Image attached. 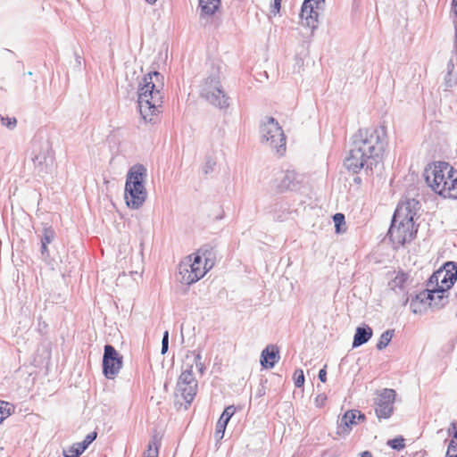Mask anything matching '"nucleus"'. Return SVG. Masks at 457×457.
Wrapping results in <instances>:
<instances>
[{"instance_id":"f257e3e1","label":"nucleus","mask_w":457,"mask_h":457,"mask_svg":"<svg viewBox=\"0 0 457 457\" xmlns=\"http://www.w3.org/2000/svg\"><path fill=\"white\" fill-rule=\"evenodd\" d=\"M383 129L376 128L360 129L353 137V147L345 165L354 173L361 170L371 171L381 161L384 151Z\"/></svg>"},{"instance_id":"f03ea898","label":"nucleus","mask_w":457,"mask_h":457,"mask_svg":"<svg viewBox=\"0 0 457 457\" xmlns=\"http://www.w3.org/2000/svg\"><path fill=\"white\" fill-rule=\"evenodd\" d=\"M418 210L419 202L414 199H408L398 204L388 231L395 247L403 246L415 237L418 228L414 223V217Z\"/></svg>"},{"instance_id":"7ed1b4c3","label":"nucleus","mask_w":457,"mask_h":457,"mask_svg":"<svg viewBox=\"0 0 457 457\" xmlns=\"http://www.w3.org/2000/svg\"><path fill=\"white\" fill-rule=\"evenodd\" d=\"M163 77L157 71L144 76L138 87V107L145 120L151 121L162 108Z\"/></svg>"},{"instance_id":"20e7f679","label":"nucleus","mask_w":457,"mask_h":457,"mask_svg":"<svg viewBox=\"0 0 457 457\" xmlns=\"http://www.w3.org/2000/svg\"><path fill=\"white\" fill-rule=\"evenodd\" d=\"M428 186L444 198L457 199V170L445 162H435L425 169Z\"/></svg>"},{"instance_id":"39448f33","label":"nucleus","mask_w":457,"mask_h":457,"mask_svg":"<svg viewBox=\"0 0 457 457\" xmlns=\"http://www.w3.org/2000/svg\"><path fill=\"white\" fill-rule=\"evenodd\" d=\"M216 255L212 249H198L179 264L180 281L186 285L201 279L215 264Z\"/></svg>"},{"instance_id":"423d86ee","label":"nucleus","mask_w":457,"mask_h":457,"mask_svg":"<svg viewBox=\"0 0 457 457\" xmlns=\"http://www.w3.org/2000/svg\"><path fill=\"white\" fill-rule=\"evenodd\" d=\"M146 170L142 165H135L130 168L125 185V200L129 207L139 208L146 198V191L144 179Z\"/></svg>"},{"instance_id":"0eeeda50","label":"nucleus","mask_w":457,"mask_h":457,"mask_svg":"<svg viewBox=\"0 0 457 457\" xmlns=\"http://www.w3.org/2000/svg\"><path fill=\"white\" fill-rule=\"evenodd\" d=\"M261 135L262 142L266 143L279 156L286 153L287 138L284 131L274 118L270 117L262 125Z\"/></svg>"},{"instance_id":"6e6552de","label":"nucleus","mask_w":457,"mask_h":457,"mask_svg":"<svg viewBox=\"0 0 457 457\" xmlns=\"http://www.w3.org/2000/svg\"><path fill=\"white\" fill-rule=\"evenodd\" d=\"M456 279L457 265L449 262L430 277L428 287L435 290L439 298H445V292L453 286Z\"/></svg>"},{"instance_id":"1a4fd4ad","label":"nucleus","mask_w":457,"mask_h":457,"mask_svg":"<svg viewBox=\"0 0 457 457\" xmlns=\"http://www.w3.org/2000/svg\"><path fill=\"white\" fill-rule=\"evenodd\" d=\"M177 389L181 397L187 403H190L194 400L197 392V380L194 377L192 364L188 365V367L180 374L177 384Z\"/></svg>"},{"instance_id":"9d476101","label":"nucleus","mask_w":457,"mask_h":457,"mask_svg":"<svg viewBox=\"0 0 457 457\" xmlns=\"http://www.w3.org/2000/svg\"><path fill=\"white\" fill-rule=\"evenodd\" d=\"M122 356L110 345L104 346L103 373L105 378L113 379L122 368Z\"/></svg>"},{"instance_id":"9b49d317","label":"nucleus","mask_w":457,"mask_h":457,"mask_svg":"<svg viewBox=\"0 0 457 457\" xmlns=\"http://www.w3.org/2000/svg\"><path fill=\"white\" fill-rule=\"evenodd\" d=\"M436 293L431 287L420 291L411 300L410 306L414 313H420L428 307L438 306V303L435 302V295Z\"/></svg>"},{"instance_id":"f8f14e48","label":"nucleus","mask_w":457,"mask_h":457,"mask_svg":"<svg viewBox=\"0 0 457 457\" xmlns=\"http://www.w3.org/2000/svg\"><path fill=\"white\" fill-rule=\"evenodd\" d=\"M436 293L431 287L420 291L411 300L410 306L414 313H420L428 307L438 306V303L435 302V295Z\"/></svg>"},{"instance_id":"ddd939ff","label":"nucleus","mask_w":457,"mask_h":457,"mask_svg":"<svg viewBox=\"0 0 457 457\" xmlns=\"http://www.w3.org/2000/svg\"><path fill=\"white\" fill-rule=\"evenodd\" d=\"M436 293L431 287L420 291L411 300L410 306L414 313H420L428 307L438 306V303L435 302V295Z\"/></svg>"},{"instance_id":"4468645a","label":"nucleus","mask_w":457,"mask_h":457,"mask_svg":"<svg viewBox=\"0 0 457 457\" xmlns=\"http://www.w3.org/2000/svg\"><path fill=\"white\" fill-rule=\"evenodd\" d=\"M203 95L213 105L220 108L228 106L227 97L218 80L212 79L210 82H206L203 89Z\"/></svg>"},{"instance_id":"2eb2a0df","label":"nucleus","mask_w":457,"mask_h":457,"mask_svg":"<svg viewBox=\"0 0 457 457\" xmlns=\"http://www.w3.org/2000/svg\"><path fill=\"white\" fill-rule=\"evenodd\" d=\"M395 395V391L393 389H384L381 392L375 409L379 419H387L392 415Z\"/></svg>"},{"instance_id":"dca6fc26","label":"nucleus","mask_w":457,"mask_h":457,"mask_svg":"<svg viewBox=\"0 0 457 457\" xmlns=\"http://www.w3.org/2000/svg\"><path fill=\"white\" fill-rule=\"evenodd\" d=\"M365 420V415L361 413L358 410H350L347 411L340 420V423L338 425V434H348L353 426H356L360 422H363Z\"/></svg>"},{"instance_id":"f3484780","label":"nucleus","mask_w":457,"mask_h":457,"mask_svg":"<svg viewBox=\"0 0 457 457\" xmlns=\"http://www.w3.org/2000/svg\"><path fill=\"white\" fill-rule=\"evenodd\" d=\"M320 6L303 2L301 11V19L304 25L310 28H316L318 24Z\"/></svg>"},{"instance_id":"a211bd4d","label":"nucleus","mask_w":457,"mask_h":457,"mask_svg":"<svg viewBox=\"0 0 457 457\" xmlns=\"http://www.w3.org/2000/svg\"><path fill=\"white\" fill-rule=\"evenodd\" d=\"M279 361V350L275 345H269L261 354V364L264 369H272Z\"/></svg>"},{"instance_id":"6ab92c4d","label":"nucleus","mask_w":457,"mask_h":457,"mask_svg":"<svg viewBox=\"0 0 457 457\" xmlns=\"http://www.w3.org/2000/svg\"><path fill=\"white\" fill-rule=\"evenodd\" d=\"M300 183L297 174L294 170H286L278 187L280 192L295 189Z\"/></svg>"},{"instance_id":"aec40b11","label":"nucleus","mask_w":457,"mask_h":457,"mask_svg":"<svg viewBox=\"0 0 457 457\" xmlns=\"http://www.w3.org/2000/svg\"><path fill=\"white\" fill-rule=\"evenodd\" d=\"M447 432L452 438L449 441L445 457H457V422H452Z\"/></svg>"},{"instance_id":"412c9836","label":"nucleus","mask_w":457,"mask_h":457,"mask_svg":"<svg viewBox=\"0 0 457 457\" xmlns=\"http://www.w3.org/2000/svg\"><path fill=\"white\" fill-rule=\"evenodd\" d=\"M372 337V329L370 327L367 328H357L353 345L360 346L368 342Z\"/></svg>"},{"instance_id":"4be33fe9","label":"nucleus","mask_w":457,"mask_h":457,"mask_svg":"<svg viewBox=\"0 0 457 457\" xmlns=\"http://www.w3.org/2000/svg\"><path fill=\"white\" fill-rule=\"evenodd\" d=\"M55 233L54 230L51 228H45L43 231V237L41 238V253L43 255H49L47 245L52 243L54 239Z\"/></svg>"},{"instance_id":"5701e85b","label":"nucleus","mask_w":457,"mask_h":457,"mask_svg":"<svg viewBox=\"0 0 457 457\" xmlns=\"http://www.w3.org/2000/svg\"><path fill=\"white\" fill-rule=\"evenodd\" d=\"M220 0H199L201 12L204 15H212L219 9Z\"/></svg>"},{"instance_id":"b1692460","label":"nucleus","mask_w":457,"mask_h":457,"mask_svg":"<svg viewBox=\"0 0 457 457\" xmlns=\"http://www.w3.org/2000/svg\"><path fill=\"white\" fill-rule=\"evenodd\" d=\"M409 279V275L403 271H398L392 279L390 285L393 289H403Z\"/></svg>"},{"instance_id":"393cba45","label":"nucleus","mask_w":457,"mask_h":457,"mask_svg":"<svg viewBox=\"0 0 457 457\" xmlns=\"http://www.w3.org/2000/svg\"><path fill=\"white\" fill-rule=\"evenodd\" d=\"M85 451V446L80 443L73 444L69 448L63 450L64 457H79V455Z\"/></svg>"},{"instance_id":"a878e982","label":"nucleus","mask_w":457,"mask_h":457,"mask_svg":"<svg viewBox=\"0 0 457 457\" xmlns=\"http://www.w3.org/2000/svg\"><path fill=\"white\" fill-rule=\"evenodd\" d=\"M159 452V439L154 436L148 445V448L144 453L143 457H158Z\"/></svg>"},{"instance_id":"bb28decb","label":"nucleus","mask_w":457,"mask_h":457,"mask_svg":"<svg viewBox=\"0 0 457 457\" xmlns=\"http://www.w3.org/2000/svg\"><path fill=\"white\" fill-rule=\"evenodd\" d=\"M336 232L337 234L343 233L346 230L345 215L343 213H336L333 216Z\"/></svg>"},{"instance_id":"cd10ccee","label":"nucleus","mask_w":457,"mask_h":457,"mask_svg":"<svg viewBox=\"0 0 457 457\" xmlns=\"http://www.w3.org/2000/svg\"><path fill=\"white\" fill-rule=\"evenodd\" d=\"M393 337V333L390 330L385 331L381 336L377 344V348L382 350L387 346Z\"/></svg>"},{"instance_id":"c85d7f7f","label":"nucleus","mask_w":457,"mask_h":457,"mask_svg":"<svg viewBox=\"0 0 457 457\" xmlns=\"http://www.w3.org/2000/svg\"><path fill=\"white\" fill-rule=\"evenodd\" d=\"M236 409L233 405H229L225 408L223 412L221 413L219 421L228 425L231 417L235 414Z\"/></svg>"},{"instance_id":"c756f323","label":"nucleus","mask_w":457,"mask_h":457,"mask_svg":"<svg viewBox=\"0 0 457 457\" xmlns=\"http://www.w3.org/2000/svg\"><path fill=\"white\" fill-rule=\"evenodd\" d=\"M12 405L6 402L0 401V423L11 415Z\"/></svg>"},{"instance_id":"7c9ffc66","label":"nucleus","mask_w":457,"mask_h":457,"mask_svg":"<svg viewBox=\"0 0 457 457\" xmlns=\"http://www.w3.org/2000/svg\"><path fill=\"white\" fill-rule=\"evenodd\" d=\"M387 445L393 449L401 450L404 447V441L402 437L394 438L389 440Z\"/></svg>"},{"instance_id":"2f4dec72","label":"nucleus","mask_w":457,"mask_h":457,"mask_svg":"<svg viewBox=\"0 0 457 457\" xmlns=\"http://www.w3.org/2000/svg\"><path fill=\"white\" fill-rule=\"evenodd\" d=\"M295 385L301 387L304 384V375L302 370H296L294 374Z\"/></svg>"},{"instance_id":"473e14b6","label":"nucleus","mask_w":457,"mask_h":457,"mask_svg":"<svg viewBox=\"0 0 457 457\" xmlns=\"http://www.w3.org/2000/svg\"><path fill=\"white\" fill-rule=\"evenodd\" d=\"M227 425L219 421L216 424V430H215V437L219 440L222 439L224 436L225 429Z\"/></svg>"},{"instance_id":"72a5a7b5","label":"nucleus","mask_w":457,"mask_h":457,"mask_svg":"<svg viewBox=\"0 0 457 457\" xmlns=\"http://www.w3.org/2000/svg\"><path fill=\"white\" fill-rule=\"evenodd\" d=\"M96 432H91L89 433L83 442L80 443V445L85 446V450L88 447V445L96 438Z\"/></svg>"},{"instance_id":"f704fd0d","label":"nucleus","mask_w":457,"mask_h":457,"mask_svg":"<svg viewBox=\"0 0 457 457\" xmlns=\"http://www.w3.org/2000/svg\"><path fill=\"white\" fill-rule=\"evenodd\" d=\"M327 402V395L325 394H320L315 397L314 403L317 407H322Z\"/></svg>"},{"instance_id":"c9c22d12","label":"nucleus","mask_w":457,"mask_h":457,"mask_svg":"<svg viewBox=\"0 0 457 457\" xmlns=\"http://www.w3.org/2000/svg\"><path fill=\"white\" fill-rule=\"evenodd\" d=\"M2 121L9 129H13L17 122L15 118H2Z\"/></svg>"},{"instance_id":"e433bc0d","label":"nucleus","mask_w":457,"mask_h":457,"mask_svg":"<svg viewBox=\"0 0 457 457\" xmlns=\"http://www.w3.org/2000/svg\"><path fill=\"white\" fill-rule=\"evenodd\" d=\"M168 340H169V332L165 331L162 341V353H165L168 350Z\"/></svg>"},{"instance_id":"4c0bfd02","label":"nucleus","mask_w":457,"mask_h":457,"mask_svg":"<svg viewBox=\"0 0 457 457\" xmlns=\"http://www.w3.org/2000/svg\"><path fill=\"white\" fill-rule=\"evenodd\" d=\"M319 378L321 382L325 383L327 381V371L326 367L321 369L319 372Z\"/></svg>"},{"instance_id":"58836bf2","label":"nucleus","mask_w":457,"mask_h":457,"mask_svg":"<svg viewBox=\"0 0 457 457\" xmlns=\"http://www.w3.org/2000/svg\"><path fill=\"white\" fill-rule=\"evenodd\" d=\"M281 1L282 0H274V4H273V12L275 14L278 13L279 11H280V7H281Z\"/></svg>"},{"instance_id":"ea45409f","label":"nucleus","mask_w":457,"mask_h":457,"mask_svg":"<svg viewBox=\"0 0 457 457\" xmlns=\"http://www.w3.org/2000/svg\"><path fill=\"white\" fill-rule=\"evenodd\" d=\"M304 2L313 4L314 5L320 7V5L324 4L325 0H304Z\"/></svg>"},{"instance_id":"a19ab883","label":"nucleus","mask_w":457,"mask_h":457,"mask_svg":"<svg viewBox=\"0 0 457 457\" xmlns=\"http://www.w3.org/2000/svg\"><path fill=\"white\" fill-rule=\"evenodd\" d=\"M449 77H451V73L448 74ZM448 87H453L456 84V79L452 78H449V79L446 81Z\"/></svg>"},{"instance_id":"79ce46f5","label":"nucleus","mask_w":457,"mask_h":457,"mask_svg":"<svg viewBox=\"0 0 457 457\" xmlns=\"http://www.w3.org/2000/svg\"><path fill=\"white\" fill-rule=\"evenodd\" d=\"M444 298H439L438 297V295H435V302H437L438 303V305L442 304V301H443Z\"/></svg>"},{"instance_id":"37998d69","label":"nucleus","mask_w":457,"mask_h":457,"mask_svg":"<svg viewBox=\"0 0 457 457\" xmlns=\"http://www.w3.org/2000/svg\"><path fill=\"white\" fill-rule=\"evenodd\" d=\"M361 457H372L371 453L365 451L361 453Z\"/></svg>"},{"instance_id":"c03bdc74","label":"nucleus","mask_w":457,"mask_h":457,"mask_svg":"<svg viewBox=\"0 0 457 457\" xmlns=\"http://www.w3.org/2000/svg\"><path fill=\"white\" fill-rule=\"evenodd\" d=\"M453 8H454V12L457 17V0H453Z\"/></svg>"},{"instance_id":"a18cd8bd","label":"nucleus","mask_w":457,"mask_h":457,"mask_svg":"<svg viewBox=\"0 0 457 457\" xmlns=\"http://www.w3.org/2000/svg\"><path fill=\"white\" fill-rule=\"evenodd\" d=\"M149 4H154L157 0H145Z\"/></svg>"},{"instance_id":"49530a36","label":"nucleus","mask_w":457,"mask_h":457,"mask_svg":"<svg viewBox=\"0 0 457 457\" xmlns=\"http://www.w3.org/2000/svg\"><path fill=\"white\" fill-rule=\"evenodd\" d=\"M195 359H196L197 361H200V360H201V355H200L199 353H198V354H196V355H195Z\"/></svg>"}]
</instances>
